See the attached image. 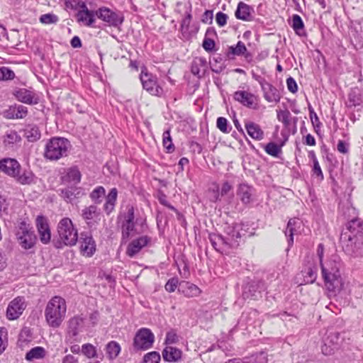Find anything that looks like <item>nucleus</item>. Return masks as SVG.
<instances>
[{
  "label": "nucleus",
  "instance_id": "13d9d810",
  "mask_svg": "<svg viewBox=\"0 0 363 363\" xmlns=\"http://www.w3.org/2000/svg\"><path fill=\"white\" fill-rule=\"evenodd\" d=\"M179 284V279L177 277L169 279L165 284V289L168 292H174Z\"/></svg>",
  "mask_w": 363,
  "mask_h": 363
},
{
  "label": "nucleus",
  "instance_id": "bf43d9fd",
  "mask_svg": "<svg viewBox=\"0 0 363 363\" xmlns=\"http://www.w3.org/2000/svg\"><path fill=\"white\" fill-rule=\"evenodd\" d=\"M67 9L77 10L81 7L84 3L81 0H63Z\"/></svg>",
  "mask_w": 363,
  "mask_h": 363
},
{
  "label": "nucleus",
  "instance_id": "9d476101",
  "mask_svg": "<svg viewBox=\"0 0 363 363\" xmlns=\"http://www.w3.org/2000/svg\"><path fill=\"white\" fill-rule=\"evenodd\" d=\"M26 308V303L23 296H17L8 305L6 317L10 320L18 319Z\"/></svg>",
  "mask_w": 363,
  "mask_h": 363
},
{
  "label": "nucleus",
  "instance_id": "a19ab883",
  "mask_svg": "<svg viewBox=\"0 0 363 363\" xmlns=\"http://www.w3.org/2000/svg\"><path fill=\"white\" fill-rule=\"evenodd\" d=\"M109 359H113L118 357L121 352L120 345L116 341L109 342L106 347Z\"/></svg>",
  "mask_w": 363,
  "mask_h": 363
},
{
  "label": "nucleus",
  "instance_id": "4d7b16f0",
  "mask_svg": "<svg viewBox=\"0 0 363 363\" xmlns=\"http://www.w3.org/2000/svg\"><path fill=\"white\" fill-rule=\"evenodd\" d=\"M127 212L124 214V221L123 223H128L135 222L134 208L133 206L128 205L126 207Z\"/></svg>",
  "mask_w": 363,
  "mask_h": 363
},
{
  "label": "nucleus",
  "instance_id": "9b49d317",
  "mask_svg": "<svg viewBox=\"0 0 363 363\" xmlns=\"http://www.w3.org/2000/svg\"><path fill=\"white\" fill-rule=\"evenodd\" d=\"M255 79L259 83L264 92V97L268 102L277 103L280 101V94L276 87L260 77H257Z\"/></svg>",
  "mask_w": 363,
  "mask_h": 363
},
{
  "label": "nucleus",
  "instance_id": "473e14b6",
  "mask_svg": "<svg viewBox=\"0 0 363 363\" xmlns=\"http://www.w3.org/2000/svg\"><path fill=\"white\" fill-rule=\"evenodd\" d=\"M23 135L29 142H35L40 138L41 134L38 126L34 124H28L23 129Z\"/></svg>",
  "mask_w": 363,
  "mask_h": 363
},
{
  "label": "nucleus",
  "instance_id": "0e129e2a",
  "mask_svg": "<svg viewBox=\"0 0 363 363\" xmlns=\"http://www.w3.org/2000/svg\"><path fill=\"white\" fill-rule=\"evenodd\" d=\"M313 174L321 180H323L324 178L323 172L318 160H315V162H313Z\"/></svg>",
  "mask_w": 363,
  "mask_h": 363
},
{
  "label": "nucleus",
  "instance_id": "5701e85b",
  "mask_svg": "<svg viewBox=\"0 0 363 363\" xmlns=\"http://www.w3.org/2000/svg\"><path fill=\"white\" fill-rule=\"evenodd\" d=\"M14 96L18 101L27 104H37L38 103V98L35 94L29 90L26 89H19L14 93Z\"/></svg>",
  "mask_w": 363,
  "mask_h": 363
},
{
  "label": "nucleus",
  "instance_id": "a878e982",
  "mask_svg": "<svg viewBox=\"0 0 363 363\" xmlns=\"http://www.w3.org/2000/svg\"><path fill=\"white\" fill-rule=\"evenodd\" d=\"M18 167H20V164L15 159L4 158L0 161V171L10 177L15 175Z\"/></svg>",
  "mask_w": 363,
  "mask_h": 363
},
{
  "label": "nucleus",
  "instance_id": "cd10ccee",
  "mask_svg": "<svg viewBox=\"0 0 363 363\" xmlns=\"http://www.w3.org/2000/svg\"><path fill=\"white\" fill-rule=\"evenodd\" d=\"M226 55L229 59H233L235 56H245L246 58L250 56L246 46L242 41H238L235 46H230Z\"/></svg>",
  "mask_w": 363,
  "mask_h": 363
},
{
  "label": "nucleus",
  "instance_id": "69168bd1",
  "mask_svg": "<svg viewBox=\"0 0 363 363\" xmlns=\"http://www.w3.org/2000/svg\"><path fill=\"white\" fill-rule=\"evenodd\" d=\"M286 85L289 91L291 93H296L298 91V86L296 81L291 77L286 79Z\"/></svg>",
  "mask_w": 363,
  "mask_h": 363
},
{
  "label": "nucleus",
  "instance_id": "09e8293b",
  "mask_svg": "<svg viewBox=\"0 0 363 363\" xmlns=\"http://www.w3.org/2000/svg\"><path fill=\"white\" fill-rule=\"evenodd\" d=\"M291 113L288 110H281L277 113V118L285 127H288L291 123Z\"/></svg>",
  "mask_w": 363,
  "mask_h": 363
},
{
  "label": "nucleus",
  "instance_id": "c85d7f7f",
  "mask_svg": "<svg viewBox=\"0 0 363 363\" xmlns=\"http://www.w3.org/2000/svg\"><path fill=\"white\" fill-rule=\"evenodd\" d=\"M182 351L176 347H166L162 351L163 359L166 362H178L182 358Z\"/></svg>",
  "mask_w": 363,
  "mask_h": 363
},
{
  "label": "nucleus",
  "instance_id": "4468645a",
  "mask_svg": "<svg viewBox=\"0 0 363 363\" xmlns=\"http://www.w3.org/2000/svg\"><path fill=\"white\" fill-rule=\"evenodd\" d=\"M35 221L40 241L43 244L49 243L51 239V233L46 218L43 216H38Z\"/></svg>",
  "mask_w": 363,
  "mask_h": 363
},
{
  "label": "nucleus",
  "instance_id": "3c124183",
  "mask_svg": "<svg viewBox=\"0 0 363 363\" xmlns=\"http://www.w3.org/2000/svg\"><path fill=\"white\" fill-rule=\"evenodd\" d=\"M248 360L251 363H267V355L264 352L255 354L250 357H248Z\"/></svg>",
  "mask_w": 363,
  "mask_h": 363
},
{
  "label": "nucleus",
  "instance_id": "6e6d98bb",
  "mask_svg": "<svg viewBox=\"0 0 363 363\" xmlns=\"http://www.w3.org/2000/svg\"><path fill=\"white\" fill-rule=\"evenodd\" d=\"M57 16L52 13L43 14L40 18V21L44 24L55 23H57Z\"/></svg>",
  "mask_w": 363,
  "mask_h": 363
},
{
  "label": "nucleus",
  "instance_id": "393cba45",
  "mask_svg": "<svg viewBox=\"0 0 363 363\" xmlns=\"http://www.w3.org/2000/svg\"><path fill=\"white\" fill-rule=\"evenodd\" d=\"M254 9L250 6L243 2H240L238 5L235 16L238 19L245 21H250L252 18Z\"/></svg>",
  "mask_w": 363,
  "mask_h": 363
},
{
  "label": "nucleus",
  "instance_id": "c756f323",
  "mask_svg": "<svg viewBox=\"0 0 363 363\" xmlns=\"http://www.w3.org/2000/svg\"><path fill=\"white\" fill-rule=\"evenodd\" d=\"M253 188L246 184H241L238 189V196L242 203L248 204L252 201Z\"/></svg>",
  "mask_w": 363,
  "mask_h": 363
},
{
  "label": "nucleus",
  "instance_id": "052dcab7",
  "mask_svg": "<svg viewBox=\"0 0 363 363\" xmlns=\"http://www.w3.org/2000/svg\"><path fill=\"white\" fill-rule=\"evenodd\" d=\"M228 18V15L221 11L216 14V21L220 27H223L226 25Z\"/></svg>",
  "mask_w": 363,
  "mask_h": 363
},
{
  "label": "nucleus",
  "instance_id": "4c0bfd02",
  "mask_svg": "<svg viewBox=\"0 0 363 363\" xmlns=\"http://www.w3.org/2000/svg\"><path fill=\"white\" fill-rule=\"evenodd\" d=\"M350 103L354 106H359L363 103V91L355 87L352 89L349 94Z\"/></svg>",
  "mask_w": 363,
  "mask_h": 363
},
{
  "label": "nucleus",
  "instance_id": "49530a36",
  "mask_svg": "<svg viewBox=\"0 0 363 363\" xmlns=\"http://www.w3.org/2000/svg\"><path fill=\"white\" fill-rule=\"evenodd\" d=\"M264 150L268 155L277 157L281 152V147L277 143L271 142L265 145Z\"/></svg>",
  "mask_w": 363,
  "mask_h": 363
},
{
  "label": "nucleus",
  "instance_id": "7c9ffc66",
  "mask_svg": "<svg viewBox=\"0 0 363 363\" xmlns=\"http://www.w3.org/2000/svg\"><path fill=\"white\" fill-rule=\"evenodd\" d=\"M179 291L186 297H196L201 294L200 289L190 282H182L179 284Z\"/></svg>",
  "mask_w": 363,
  "mask_h": 363
},
{
  "label": "nucleus",
  "instance_id": "1a4fd4ad",
  "mask_svg": "<svg viewBox=\"0 0 363 363\" xmlns=\"http://www.w3.org/2000/svg\"><path fill=\"white\" fill-rule=\"evenodd\" d=\"M99 18L108 24V26L118 28L123 22L124 17L121 12L114 11L106 7L100 8L96 11Z\"/></svg>",
  "mask_w": 363,
  "mask_h": 363
},
{
  "label": "nucleus",
  "instance_id": "a211bd4d",
  "mask_svg": "<svg viewBox=\"0 0 363 363\" xmlns=\"http://www.w3.org/2000/svg\"><path fill=\"white\" fill-rule=\"evenodd\" d=\"M208 240L213 247L218 252L223 253L229 249H233L225 237L216 233H210Z\"/></svg>",
  "mask_w": 363,
  "mask_h": 363
},
{
  "label": "nucleus",
  "instance_id": "f03ea898",
  "mask_svg": "<svg viewBox=\"0 0 363 363\" xmlns=\"http://www.w3.org/2000/svg\"><path fill=\"white\" fill-rule=\"evenodd\" d=\"M66 312L65 300L58 296L52 297L45 308V318L47 324L52 328H59L65 318Z\"/></svg>",
  "mask_w": 363,
  "mask_h": 363
},
{
  "label": "nucleus",
  "instance_id": "f257e3e1",
  "mask_svg": "<svg viewBox=\"0 0 363 363\" xmlns=\"http://www.w3.org/2000/svg\"><path fill=\"white\" fill-rule=\"evenodd\" d=\"M317 256L319 259L323 278L327 289L334 293L340 291L342 286V280L337 256L333 255L329 260L324 262V245L322 243L318 245Z\"/></svg>",
  "mask_w": 363,
  "mask_h": 363
},
{
  "label": "nucleus",
  "instance_id": "37998d69",
  "mask_svg": "<svg viewBox=\"0 0 363 363\" xmlns=\"http://www.w3.org/2000/svg\"><path fill=\"white\" fill-rule=\"evenodd\" d=\"M318 267L315 264L310 265L305 272L304 278L307 283H313L317 278Z\"/></svg>",
  "mask_w": 363,
  "mask_h": 363
},
{
  "label": "nucleus",
  "instance_id": "de8ad7c7",
  "mask_svg": "<svg viewBox=\"0 0 363 363\" xmlns=\"http://www.w3.org/2000/svg\"><path fill=\"white\" fill-rule=\"evenodd\" d=\"M163 146L167 150V152H172L174 150V147L170 136V130H167L163 133Z\"/></svg>",
  "mask_w": 363,
  "mask_h": 363
},
{
  "label": "nucleus",
  "instance_id": "7ed1b4c3",
  "mask_svg": "<svg viewBox=\"0 0 363 363\" xmlns=\"http://www.w3.org/2000/svg\"><path fill=\"white\" fill-rule=\"evenodd\" d=\"M71 147L70 142L65 138H52L45 145L44 156L51 161L58 160L68 155Z\"/></svg>",
  "mask_w": 363,
  "mask_h": 363
},
{
  "label": "nucleus",
  "instance_id": "e2e57ef3",
  "mask_svg": "<svg viewBox=\"0 0 363 363\" xmlns=\"http://www.w3.org/2000/svg\"><path fill=\"white\" fill-rule=\"evenodd\" d=\"M215 41L213 39L206 37L204 38L202 43L203 49L207 52L213 51L215 48Z\"/></svg>",
  "mask_w": 363,
  "mask_h": 363
},
{
  "label": "nucleus",
  "instance_id": "412c9836",
  "mask_svg": "<svg viewBox=\"0 0 363 363\" xmlns=\"http://www.w3.org/2000/svg\"><path fill=\"white\" fill-rule=\"evenodd\" d=\"M82 174L76 167H72L66 170L61 177L62 183L66 185H77L81 181Z\"/></svg>",
  "mask_w": 363,
  "mask_h": 363
},
{
  "label": "nucleus",
  "instance_id": "8fccbe9b",
  "mask_svg": "<svg viewBox=\"0 0 363 363\" xmlns=\"http://www.w3.org/2000/svg\"><path fill=\"white\" fill-rule=\"evenodd\" d=\"M160 354L157 352H150L145 354L143 357L144 363H159L160 361Z\"/></svg>",
  "mask_w": 363,
  "mask_h": 363
},
{
  "label": "nucleus",
  "instance_id": "f704fd0d",
  "mask_svg": "<svg viewBox=\"0 0 363 363\" xmlns=\"http://www.w3.org/2000/svg\"><path fill=\"white\" fill-rule=\"evenodd\" d=\"M21 137L14 130H8L3 136V143L6 147H13L21 142Z\"/></svg>",
  "mask_w": 363,
  "mask_h": 363
},
{
  "label": "nucleus",
  "instance_id": "338daca9",
  "mask_svg": "<svg viewBox=\"0 0 363 363\" xmlns=\"http://www.w3.org/2000/svg\"><path fill=\"white\" fill-rule=\"evenodd\" d=\"M337 150L342 154H347L349 152V143L344 140H339L337 145Z\"/></svg>",
  "mask_w": 363,
  "mask_h": 363
},
{
  "label": "nucleus",
  "instance_id": "6e6552de",
  "mask_svg": "<svg viewBox=\"0 0 363 363\" xmlns=\"http://www.w3.org/2000/svg\"><path fill=\"white\" fill-rule=\"evenodd\" d=\"M342 340L343 337L341 333L337 332L330 333L323 339V342L321 345L322 353L325 355L334 354L341 347Z\"/></svg>",
  "mask_w": 363,
  "mask_h": 363
},
{
  "label": "nucleus",
  "instance_id": "f8f14e48",
  "mask_svg": "<svg viewBox=\"0 0 363 363\" xmlns=\"http://www.w3.org/2000/svg\"><path fill=\"white\" fill-rule=\"evenodd\" d=\"M145 220H140L138 218L135 222L123 223L122 225V238L123 240H128L137 234L144 231Z\"/></svg>",
  "mask_w": 363,
  "mask_h": 363
},
{
  "label": "nucleus",
  "instance_id": "603ef678",
  "mask_svg": "<svg viewBox=\"0 0 363 363\" xmlns=\"http://www.w3.org/2000/svg\"><path fill=\"white\" fill-rule=\"evenodd\" d=\"M15 77V73L8 67H0V81L10 80Z\"/></svg>",
  "mask_w": 363,
  "mask_h": 363
},
{
  "label": "nucleus",
  "instance_id": "423d86ee",
  "mask_svg": "<svg viewBox=\"0 0 363 363\" xmlns=\"http://www.w3.org/2000/svg\"><path fill=\"white\" fill-rule=\"evenodd\" d=\"M16 236L20 245L24 250H29L33 247L37 240L30 225L24 221L20 223Z\"/></svg>",
  "mask_w": 363,
  "mask_h": 363
},
{
  "label": "nucleus",
  "instance_id": "20e7f679",
  "mask_svg": "<svg viewBox=\"0 0 363 363\" xmlns=\"http://www.w3.org/2000/svg\"><path fill=\"white\" fill-rule=\"evenodd\" d=\"M59 240L55 247L61 248L63 245H75L78 240L77 230L74 228L72 221L69 218L60 220L57 225Z\"/></svg>",
  "mask_w": 363,
  "mask_h": 363
},
{
  "label": "nucleus",
  "instance_id": "5fc2aeb1",
  "mask_svg": "<svg viewBox=\"0 0 363 363\" xmlns=\"http://www.w3.org/2000/svg\"><path fill=\"white\" fill-rule=\"evenodd\" d=\"M292 27L296 33H298L299 30L303 28V22L298 15L294 14L292 16Z\"/></svg>",
  "mask_w": 363,
  "mask_h": 363
},
{
  "label": "nucleus",
  "instance_id": "bb28decb",
  "mask_svg": "<svg viewBox=\"0 0 363 363\" xmlns=\"http://www.w3.org/2000/svg\"><path fill=\"white\" fill-rule=\"evenodd\" d=\"M208 67L206 60L203 57H195L191 63V71L194 75L202 77Z\"/></svg>",
  "mask_w": 363,
  "mask_h": 363
},
{
  "label": "nucleus",
  "instance_id": "6ab92c4d",
  "mask_svg": "<svg viewBox=\"0 0 363 363\" xmlns=\"http://www.w3.org/2000/svg\"><path fill=\"white\" fill-rule=\"evenodd\" d=\"M233 98L242 105L255 108L257 105V97L247 91H237L234 93Z\"/></svg>",
  "mask_w": 363,
  "mask_h": 363
},
{
  "label": "nucleus",
  "instance_id": "79ce46f5",
  "mask_svg": "<svg viewBox=\"0 0 363 363\" xmlns=\"http://www.w3.org/2000/svg\"><path fill=\"white\" fill-rule=\"evenodd\" d=\"M45 350L41 347H35L26 353V359L28 361L38 359L45 356Z\"/></svg>",
  "mask_w": 363,
  "mask_h": 363
},
{
  "label": "nucleus",
  "instance_id": "2f4dec72",
  "mask_svg": "<svg viewBox=\"0 0 363 363\" xmlns=\"http://www.w3.org/2000/svg\"><path fill=\"white\" fill-rule=\"evenodd\" d=\"M248 135L253 139L260 140L264 138V132L255 123L247 121L245 124Z\"/></svg>",
  "mask_w": 363,
  "mask_h": 363
},
{
  "label": "nucleus",
  "instance_id": "c03bdc74",
  "mask_svg": "<svg viewBox=\"0 0 363 363\" xmlns=\"http://www.w3.org/2000/svg\"><path fill=\"white\" fill-rule=\"evenodd\" d=\"M105 189L103 186H99L91 192L90 198L95 203H100L105 196Z\"/></svg>",
  "mask_w": 363,
  "mask_h": 363
},
{
  "label": "nucleus",
  "instance_id": "58836bf2",
  "mask_svg": "<svg viewBox=\"0 0 363 363\" xmlns=\"http://www.w3.org/2000/svg\"><path fill=\"white\" fill-rule=\"evenodd\" d=\"M83 323V318L79 316H74L69 321V333L72 336H77L79 334V328Z\"/></svg>",
  "mask_w": 363,
  "mask_h": 363
},
{
  "label": "nucleus",
  "instance_id": "4be33fe9",
  "mask_svg": "<svg viewBox=\"0 0 363 363\" xmlns=\"http://www.w3.org/2000/svg\"><path fill=\"white\" fill-rule=\"evenodd\" d=\"M28 114L27 107L20 105L15 104L9 107L7 110L4 111V116L9 119H21L24 118Z\"/></svg>",
  "mask_w": 363,
  "mask_h": 363
},
{
  "label": "nucleus",
  "instance_id": "e433bc0d",
  "mask_svg": "<svg viewBox=\"0 0 363 363\" xmlns=\"http://www.w3.org/2000/svg\"><path fill=\"white\" fill-rule=\"evenodd\" d=\"M298 223V220L295 218H291L289 220L287 223V226L286 228V230L284 231L285 235L287 238V242H288V249L293 245L294 244V235L295 232L296 231L295 229V225Z\"/></svg>",
  "mask_w": 363,
  "mask_h": 363
},
{
  "label": "nucleus",
  "instance_id": "2eb2a0df",
  "mask_svg": "<svg viewBox=\"0 0 363 363\" xmlns=\"http://www.w3.org/2000/svg\"><path fill=\"white\" fill-rule=\"evenodd\" d=\"M96 11L88 9L85 3L81 4L79 10L77 13L76 18L79 23L86 26H91L95 22Z\"/></svg>",
  "mask_w": 363,
  "mask_h": 363
},
{
  "label": "nucleus",
  "instance_id": "c9c22d12",
  "mask_svg": "<svg viewBox=\"0 0 363 363\" xmlns=\"http://www.w3.org/2000/svg\"><path fill=\"white\" fill-rule=\"evenodd\" d=\"M100 215V211L96 206L91 205L88 207H85L82 211V217L84 220H86V223L89 225L90 222L89 220L96 218Z\"/></svg>",
  "mask_w": 363,
  "mask_h": 363
},
{
  "label": "nucleus",
  "instance_id": "39448f33",
  "mask_svg": "<svg viewBox=\"0 0 363 363\" xmlns=\"http://www.w3.org/2000/svg\"><path fill=\"white\" fill-rule=\"evenodd\" d=\"M155 335L152 331L145 328L138 330L133 339V348L135 351L147 350L152 347Z\"/></svg>",
  "mask_w": 363,
  "mask_h": 363
},
{
  "label": "nucleus",
  "instance_id": "864d4df0",
  "mask_svg": "<svg viewBox=\"0 0 363 363\" xmlns=\"http://www.w3.org/2000/svg\"><path fill=\"white\" fill-rule=\"evenodd\" d=\"M216 125L218 128L225 133H228L231 128L228 126V121L224 117H218L216 121Z\"/></svg>",
  "mask_w": 363,
  "mask_h": 363
},
{
  "label": "nucleus",
  "instance_id": "72a5a7b5",
  "mask_svg": "<svg viewBox=\"0 0 363 363\" xmlns=\"http://www.w3.org/2000/svg\"><path fill=\"white\" fill-rule=\"evenodd\" d=\"M118 196V191L116 188L110 190L108 194L106 197V202L104 205V211L108 215L114 209Z\"/></svg>",
  "mask_w": 363,
  "mask_h": 363
},
{
  "label": "nucleus",
  "instance_id": "774afa93",
  "mask_svg": "<svg viewBox=\"0 0 363 363\" xmlns=\"http://www.w3.org/2000/svg\"><path fill=\"white\" fill-rule=\"evenodd\" d=\"M213 11L211 10H206L201 17V21L204 23H209L211 24L213 22Z\"/></svg>",
  "mask_w": 363,
  "mask_h": 363
},
{
  "label": "nucleus",
  "instance_id": "b1692460",
  "mask_svg": "<svg viewBox=\"0 0 363 363\" xmlns=\"http://www.w3.org/2000/svg\"><path fill=\"white\" fill-rule=\"evenodd\" d=\"M60 191V195L67 202H72L75 199H78L82 195L81 188L76 186V185H67V187L61 189Z\"/></svg>",
  "mask_w": 363,
  "mask_h": 363
},
{
  "label": "nucleus",
  "instance_id": "680f3d73",
  "mask_svg": "<svg viewBox=\"0 0 363 363\" xmlns=\"http://www.w3.org/2000/svg\"><path fill=\"white\" fill-rule=\"evenodd\" d=\"M179 340L178 335L177 333L173 331H169L167 333L166 338H165V344L170 345L177 342Z\"/></svg>",
  "mask_w": 363,
  "mask_h": 363
},
{
  "label": "nucleus",
  "instance_id": "f3484780",
  "mask_svg": "<svg viewBox=\"0 0 363 363\" xmlns=\"http://www.w3.org/2000/svg\"><path fill=\"white\" fill-rule=\"evenodd\" d=\"M264 289V283L260 281H252L245 287L243 296L245 298L257 299Z\"/></svg>",
  "mask_w": 363,
  "mask_h": 363
},
{
  "label": "nucleus",
  "instance_id": "ea45409f",
  "mask_svg": "<svg viewBox=\"0 0 363 363\" xmlns=\"http://www.w3.org/2000/svg\"><path fill=\"white\" fill-rule=\"evenodd\" d=\"M17 182L22 185H30L35 182V175L29 169H23L22 175L18 176Z\"/></svg>",
  "mask_w": 363,
  "mask_h": 363
},
{
  "label": "nucleus",
  "instance_id": "a18cd8bd",
  "mask_svg": "<svg viewBox=\"0 0 363 363\" xmlns=\"http://www.w3.org/2000/svg\"><path fill=\"white\" fill-rule=\"evenodd\" d=\"M81 351L89 359L97 357L96 348L90 343L82 345Z\"/></svg>",
  "mask_w": 363,
  "mask_h": 363
},
{
  "label": "nucleus",
  "instance_id": "dca6fc26",
  "mask_svg": "<svg viewBox=\"0 0 363 363\" xmlns=\"http://www.w3.org/2000/svg\"><path fill=\"white\" fill-rule=\"evenodd\" d=\"M81 252L86 257H91L96 251V243L89 233H81Z\"/></svg>",
  "mask_w": 363,
  "mask_h": 363
},
{
  "label": "nucleus",
  "instance_id": "aec40b11",
  "mask_svg": "<svg viewBox=\"0 0 363 363\" xmlns=\"http://www.w3.org/2000/svg\"><path fill=\"white\" fill-rule=\"evenodd\" d=\"M150 240V239L147 236H141L133 240L127 247L126 255L130 257H134L143 247L148 244Z\"/></svg>",
  "mask_w": 363,
  "mask_h": 363
},
{
  "label": "nucleus",
  "instance_id": "ddd939ff",
  "mask_svg": "<svg viewBox=\"0 0 363 363\" xmlns=\"http://www.w3.org/2000/svg\"><path fill=\"white\" fill-rule=\"evenodd\" d=\"M242 226L239 223L228 225L225 228V233L226 234L225 238L233 248H236L239 245V239H240L242 236L240 232Z\"/></svg>",
  "mask_w": 363,
  "mask_h": 363
},
{
  "label": "nucleus",
  "instance_id": "0eeeda50",
  "mask_svg": "<svg viewBox=\"0 0 363 363\" xmlns=\"http://www.w3.org/2000/svg\"><path fill=\"white\" fill-rule=\"evenodd\" d=\"M140 79L143 89L150 94L155 96H161L163 94V89L159 85L155 75L143 70Z\"/></svg>",
  "mask_w": 363,
  "mask_h": 363
}]
</instances>
